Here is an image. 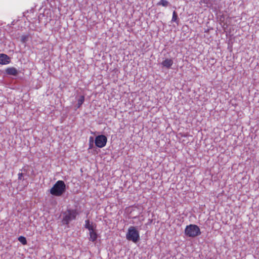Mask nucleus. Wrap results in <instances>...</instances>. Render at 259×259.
<instances>
[{
  "instance_id": "f257e3e1",
  "label": "nucleus",
  "mask_w": 259,
  "mask_h": 259,
  "mask_svg": "<svg viewBox=\"0 0 259 259\" xmlns=\"http://www.w3.org/2000/svg\"><path fill=\"white\" fill-rule=\"evenodd\" d=\"M66 191V185L64 181L59 180L50 190V193L55 196H61Z\"/></svg>"
},
{
  "instance_id": "f03ea898",
  "label": "nucleus",
  "mask_w": 259,
  "mask_h": 259,
  "mask_svg": "<svg viewBox=\"0 0 259 259\" xmlns=\"http://www.w3.org/2000/svg\"><path fill=\"white\" fill-rule=\"evenodd\" d=\"M78 214L76 209H67L63 213V223L68 225L71 221L75 220Z\"/></svg>"
},
{
  "instance_id": "7ed1b4c3",
  "label": "nucleus",
  "mask_w": 259,
  "mask_h": 259,
  "mask_svg": "<svg viewBox=\"0 0 259 259\" xmlns=\"http://www.w3.org/2000/svg\"><path fill=\"white\" fill-rule=\"evenodd\" d=\"M184 233L186 236L191 238L196 237L201 233L199 227L194 224L187 225L185 228Z\"/></svg>"
},
{
  "instance_id": "20e7f679",
  "label": "nucleus",
  "mask_w": 259,
  "mask_h": 259,
  "mask_svg": "<svg viewBox=\"0 0 259 259\" xmlns=\"http://www.w3.org/2000/svg\"><path fill=\"white\" fill-rule=\"evenodd\" d=\"M126 237L128 240L136 243L140 239L139 233L135 227L131 226L128 229Z\"/></svg>"
},
{
  "instance_id": "39448f33",
  "label": "nucleus",
  "mask_w": 259,
  "mask_h": 259,
  "mask_svg": "<svg viewBox=\"0 0 259 259\" xmlns=\"http://www.w3.org/2000/svg\"><path fill=\"white\" fill-rule=\"evenodd\" d=\"M107 142V138L105 135H99L95 138V143L98 148H102L105 147Z\"/></svg>"
},
{
  "instance_id": "423d86ee",
  "label": "nucleus",
  "mask_w": 259,
  "mask_h": 259,
  "mask_svg": "<svg viewBox=\"0 0 259 259\" xmlns=\"http://www.w3.org/2000/svg\"><path fill=\"white\" fill-rule=\"evenodd\" d=\"M11 61L10 58L4 54H0V64L2 65H7L10 63Z\"/></svg>"
},
{
  "instance_id": "0eeeda50",
  "label": "nucleus",
  "mask_w": 259,
  "mask_h": 259,
  "mask_svg": "<svg viewBox=\"0 0 259 259\" xmlns=\"http://www.w3.org/2000/svg\"><path fill=\"white\" fill-rule=\"evenodd\" d=\"M89 240L93 242L96 241L98 238V234L96 231V229H93L91 231H89Z\"/></svg>"
},
{
  "instance_id": "6e6552de",
  "label": "nucleus",
  "mask_w": 259,
  "mask_h": 259,
  "mask_svg": "<svg viewBox=\"0 0 259 259\" xmlns=\"http://www.w3.org/2000/svg\"><path fill=\"white\" fill-rule=\"evenodd\" d=\"M5 72L9 75L17 76L18 74V70L14 67H8L5 70Z\"/></svg>"
},
{
  "instance_id": "1a4fd4ad",
  "label": "nucleus",
  "mask_w": 259,
  "mask_h": 259,
  "mask_svg": "<svg viewBox=\"0 0 259 259\" xmlns=\"http://www.w3.org/2000/svg\"><path fill=\"white\" fill-rule=\"evenodd\" d=\"M84 228L88 229L89 231L96 229V225L91 223L89 220L85 221Z\"/></svg>"
},
{
  "instance_id": "9d476101",
  "label": "nucleus",
  "mask_w": 259,
  "mask_h": 259,
  "mask_svg": "<svg viewBox=\"0 0 259 259\" xmlns=\"http://www.w3.org/2000/svg\"><path fill=\"white\" fill-rule=\"evenodd\" d=\"M162 65L167 68H170L173 64V61L171 59H166L162 62Z\"/></svg>"
},
{
  "instance_id": "9b49d317",
  "label": "nucleus",
  "mask_w": 259,
  "mask_h": 259,
  "mask_svg": "<svg viewBox=\"0 0 259 259\" xmlns=\"http://www.w3.org/2000/svg\"><path fill=\"white\" fill-rule=\"evenodd\" d=\"M168 2L166 0H160L158 3L157 5L162 6L163 7H167L168 5Z\"/></svg>"
},
{
  "instance_id": "f8f14e48",
  "label": "nucleus",
  "mask_w": 259,
  "mask_h": 259,
  "mask_svg": "<svg viewBox=\"0 0 259 259\" xmlns=\"http://www.w3.org/2000/svg\"><path fill=\"white\" fill-rule=\"evenodd\" d=\"M84 101V97L81 96L77 101V107L79 108Z\"/></svg>"
},
{
  "instance_id": "ddd939ff",
  "label": "nucleus",
  "mask_w": 259,
  "mask_h": 259,
  "mask_svg": "<svg viewBox=\"0 0 259 259\" xmlns=\"http://www.w3.org/2000/svg\"><path fill=\"white\" fill-rule=\"evenodd\" d=\"M18 239L23 245H26L27 244V240L25 237L22 236H20L18 237Z\"/></svg>"
},
{
  "instance_id": "4468645a",
  "label": "nucleus",
  "mask_w": 259,
  "mask_h": 259,
  "mask_svg": "<svg viewBox=\"0 0 259 259\" xmlns=\"http://www.w3.org/2000/svg\"><path fill=\"white\" fill-rule=\"evenodd\" d=\"M171 21L176 22H178V17L177 13L175 11H174L172 13V19H171Z\"/></svg>"
},
{
  "instance_id": "2eb2a0df",
  "label": "nucleus",
  "mask_w": 259,
  "mask_h": 259,
  "mask_svg": "<svg viewBox=\"0 0 259 259\" xmlns=\"http://www.w3.org/2000/svg\"><path fill=\"white\" fill-rule=\"evenodd\" d=\"M24 174L23 172H19L18 174V179L20 181H23V176Z\"/></svg>"
},
{
  "instance_id": "dca6fc26",
  "label": "nucleus",
  "mask_w": 259,
  "mask_h": 259,
  "mask_svg": "<svg viewBox=\"0 0 259 259\" xmlns=\"http://www.w3.org/2000/svg\"><path fill=\"white\" fill-rule=\"evenodd\" d=\"M93 146V141L90 140L89 142V149H92Z\"/></svg>"
},
{
  "instance_id": "f3484780",
  "label": "nucleus",
  "mask_w": 259,
  "mask_h": 259,
  "mask_svg": "<svg viewBox=\"0 0 259 259\" xmlns=\"http://www.w3.org/2000/svg\"><path fill=\"white\" fill-rule=\"evenodd\" d=\"M209 0H201V2L205 4H207Z\"/></svg>"
},
{
  "instance_id": "a211bd4d",
  "label": "nucleus",
  "mask_w": 259,
  "mask_h": 259,
  "mask_svg": "<svg viewBox=\"0 0 259 259\" xmlns=\"http://www.w3.org/2000/svg\"><path fill=\"white\" fill-rule=\"evenodd\" d=\"M21 171H23L24 172H26L27 170L25 168H22L20 170Z\"/></svg>"
},
{
  "instance_id": "6ab92c4d",
  "label": "nucleus",
  "mask_w": 259,
  "mask_h": 259,
  "mask_svg": "<svg viewBox=\"0 0 259 259\" xmlns=\"http://www.w3.org/2000/svg\"><path fill=\"white\" fill-rule=\"evenodd\" d=\"M91 140V141H93V137H90V141Z\"/></svg>"
}]
</instances>
